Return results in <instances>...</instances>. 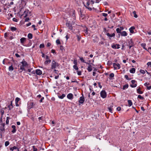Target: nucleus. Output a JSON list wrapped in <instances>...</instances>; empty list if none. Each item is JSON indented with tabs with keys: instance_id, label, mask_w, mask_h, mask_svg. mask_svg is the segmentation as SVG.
I'll return each instance as SVG.
<instances>
[{
	"instance_id": "49530a36",
	"label": "nucleus",
	"mask_w": 151,
	"mask_h": 151,
	"mask_svg": "<svg viewBox=\"0 0 151 151\" xmlns=\"http://www.w3.org/2000/svg\"><path fill=\"white\" fill-rule=\"evenodd\" d=\"M44 47H45V45L43 44H40V47H39L40 48H44Z\"/></svg>"
},
{
	"instance_id": "a18cd8bd",
	"label": "nucleus",
	"mask_w": 151,
	"mask_h": 151,
	"mask_svg": "<svg viewBox=\"0 0 151 151\" xmlns=\"http://www.w3.org/2000/svg\"><path fill=\"white\" fill-rule=\"evenodd\" d=\"M0 129L2 131L1 132H3V131H5V129L4 127H0Z\"/></svg>"
},
{
	"instance_id": "603ef678",
	"label": "nucleus",
	"mask_w": 151,
	"mask_h": 151,
	"mask_svg": "<svg viewBox=\"0 0 151 151\" xmlns=\"http://www.w3.org/2000/svg\"><path fill=\"white\" fill-rule=\"evenodd\" d=\"M109 76L111 78L114 77V74L113 73H111L109 75Z\"/></svg>"
},
{
	"instance_id": "e2e57ef3",
	"label": "nucleus",
	"mask_w": 151,
	"mask_h": 151,
	"mask_svg": "<svg viewBox=\"0 0 151 151\" xmlns=\"http://www.w3.org/2000/svg\"><path fill=\"white\" fill-rule=\"evenodd\" d=\"M29 20V17H27L25 19V22H26Z\"/></svg>"
},
{
	"instance_id": "cd10ccee",
	"label": "nucleus",
	"mask_w": 151,
	"mask_h": 151,
	"mask_svg": "<svg viewBox=\"0 0 151 151\" xmlns=\"http://www.w3.org/2000/svg\"><path fill=\"white\" fill-rule=\"evenodd\" d=\"M129 87V85L128 84H125V85H124L123 87V89L125 90L126 88H127Z\"/></svg>"
},
{
	"instance_id": "6ab92c4d",
	"label": "nucleus",
	"mask_w": 151,
	"mask_h": 151,
	"mask_svg": "<svg viewBox=\"0 0 151 151\" xmlns=\"http://www.w3.org/2000/svg\"><path fill=\"white\" fill-rule=\"evenodd\" d=\"M29 10H28L27 9L25 10L23 14L24 15V18H26L27 16V13L29 12Z\"/></svg>"
},
{
	"instance_id": "bb28decb",
	"label": "nucleus",
	"mask_w": 151,
	"mask_h": 151,
	"mask_svg": "<svg viewBox=\"0 0 151 151\" xmlns=\"http://www.w3.org/2000/svg\"><path fill=\"white\" fill-rule=\"evenodd\" d=\"M14 70V68L13 67L12 65H11L9 67V71H12Z\"/></svg>"
},
{
	"instance_id": "ddd939ff",
	"label": "nucleus",
	"mask_w": 151,
	"mask_h": 151,
	"mask_svg": "<svg viewBox=\"0 0 151 151\" xmlns=\"http://www.w3.org/2000/svg\"><path fill=\"white\" fill-rule=\"evenodd\" d=\"M36 73L37 75H40L42 74V71L40 69L36 70Z\"/></svg>"
},
{
	"instance_id": "5701e85b",
	"label": "nucleus",
	"mask_w": 151,
	"mask_h": 151,
	"mask_svg": "<svg viewBox=\"0 0 151 151\" xmlns=\"http://www.w3.org/2000/svg\"><path fill=\"white\" fill-rule=\"evenodd\" d=\"M128 106H130L132 104V103L131 100H128Z\"/></svg>"
},
{
	"instance_id": "4c0bfd02",
	"label": "nucleus",
	"mask_w": 151,
	"mask_h": 151,
	"mask_svg": "<svg viewBox=\"0 0 151 151\" xmlns=\"http://www.w3.org/2000/svg\"><path fill=\"white\" fill-rule=\"evenodd\" d=\"M9 144V142L8 141H6L5 142V145L6 147H7Z\"/></svg>"
},
{
	"instance_id": "bf43d9fd",
	"label": "nucleus",
	"mask_w": 151,
	"mask_h": 151,
	"mask_svg": "<svg viewBox=\"0 0 151 151\" xmlns=\"http://www.w3.org/2000/svg\"><path fill=\"white\" fill-rule=\"evenodd\" d=\"M147 65L148 66H150L151 68V62L147 63Z\"/></svg>"
},
{
	"instance_id": "393cba45",
	"label": "nucleus",
	"mask_w": 151,
	"mask_h": 151,
	"mask_svg": "<svg viewBox=\"0 0 151 151\" xmlns=\"http://www.w3.org/2000/svg\"><path fill=\"white\" fill-rule=\"evenodd\" d=\"M32 35L30 33H29L27 35L29 39H32Z\"/></svg>"
},
{
	"instance_id": "f8f14e48",
	"label": "nucleus",
	"mask_w": 151,
	"mask_h": 151,
	"mask_svg": "<svg viewBox=\"0 0 151 151\" xmlns=\"http://www.w3.org/2000/svg\"><path fill=\"white\" fill-rule=\"evenodd\" d=\"M108 37H114L115 36V34L114 33H113L112 34H110L109 33L106 32V34Z\"/></svg>"
},
{
	"instance_id": "09e8293b",
	"label": "nucleus",
	"mask_w": 151,
	"mask_h": 151,
	"mask_svg": "<svg viewBox=\"0 0 151 151\" xmlns=\"http://www.w3.org/2000/svg\"><path fill=\"white\" fill-rule=\"evenodd\" d=\"M20 99L18 97H17L15 99V102H18L20 100Z\"/></svg>"
},
{
	"instance_id": "2eb2a0df",
	"label": "nucleus",
	"mask_w": 151,
	"mask_h": 151,
	"mask_svg": "<svg viewBox=\"0 0 151 151\" xmlns=\"http://www.w3.org/2000/svg\"><path fill=\"white\" fill-rule=\"evenodd\" d=\"M120 34L122 36H126L127 35V33L125 31H123L122 32H121Z\"/></svg>"
},
{
	"instance_id": "0eeeda50",
	"label": "nucleus",
	"mask_w": 151,
	"mask_h": 151,
	"mask_svg": "<svg viewBox=\"0 0 151 151\" xmlns=\"http://www.w3.org/2000/svg\"><path fill=\"white\" fill-rule=\"evenodd\" d=\"M113 66L114 68V70L119 69L120 68V65L119 63H113Z\"/></svg>"
},
{
	"instance_id": "7ed1b4c3",
	"label": "nucleus",
	"mask_w": 151,
	"mask_h": 151,
	"mask_svg": "<svg viewBox=\"0 0 151 151\" xmlns=\"http://www.w3.org/2000/svg\"><path fill=\"white\" fill-rule=\"evenodd\" d=\"M66 25L70 29L72 30V32L74 33H79V31L78 30L77 32H75V29H73V27H72V24L70 23V22H67L66 23Z\"/></svg>"
},
{
	"instance_id": "7c9ffc66",
	"label": "nucleus",
	"mask_w": 151,
	"mask_h": 151,
	"mask_svg": "<svg viewBox=\"0 0 151 151\" xmlns=\"http://www.w3.org/2000/svg\"><path fill=\"white\" fill-rule=\"evenodd\" d=\"M79 57L80 58V60H81V61L83 63H86V62L83 59V58L82 57Z\"/></svg>"
},
{
	"instance_id": "e433bc0d",
	"label": "nucleus",
	"mask_w": 151,
	"mask_h": 151,
	"mask_svg": "<svg viewBox=\"0 0 151 151\" xmlns=\"http://www.w3.org/2000/svg\"><path fill=\"white\" fill-rule=\"evenodd\" d=\"M73 63L75 64L74 65H78V62L77 60L76 59H74L73 61Z\"/></svg>"
},
{
	"instance_id": "8fccbe9b",
	"label": "nucleus",
	"mask_w": 151,
	"mask_h": 151,
	"mask_svg": "<svg viewBox=\"0 0 151 151\" xmlns=\"http://www.w3.org/2000/svg\"><path fill=\"white\" fill-rule=\"evenodd\" d=\"M56 42L57 44H60V42L59 39L57 40Z\"/></svg>"
},
{
	"instance_id": "412c9836",
	"label": "nucleus",
	"mask_w": 151,
	"mask_h": 151,
	"mask_svg": "<svg viewBox=\"0 0 151 151\" xmlns=\"http://www.w3.org/2000/svg\"><path fill=\"white\" fill-rule=\"evenodd\" d=\"M146 44L145 43H143L141 44V46L145 50H147V48L145 47Z\"/></svg>"
},
{
	"instance_id": "864d4df0",
	"label": "nucleus",
	"mask_w": 151,
	"mask_h": 151,
	"mask_svg": "<svg viewBox=\"0 0 151 151\" xmlns=\"http://www.w3.org/2000/svg\"><path fill=\"white\" fill-rule=\"evenodd\" d=\"M150 85V83H148V82H146L144 84V85L145 86H146L147 87V86H148V85Z\"/></svg>"
},
{
	"instance_id": "6e6d98bb",
	"label": "nucleus",
	"mask_w": 151,
	"mask_h": 151,
	"mask_svg": "<svg viewBox=\"0 0 151 151\" xmlns=\"http://www.w3.org/2000/svg\"><path fill=\"white\" fill-rule=\"evenodd\" d=\"M12 20L13 21L16 22H18V20L17 19H16L15 18H13Z\"/></svg>"
},
{
	"instance_id": "f704fd0d",
	"label": "nucleus",
	"mask_w": 151,
	"mask_h": 151,
	"mask_svg": "<svg viewBox=\"0 0 151 151\" xmlns=\"http://www.w3.org/2000/svg\"><path fill=\"white\" fill-rule=\"evenodd\" d=\"M116 31L117 32V33H121V29H120L119 28H117L116 29Z\"/></svg>"
},
{
	"instance_id": "338daca9",
	"label": "nucleus",
	"mask_w": 151,
	"mask_h": 151,
	"mask_svg": "<svg viewBox=\"0 0 151 151\" xmlns=\"http://www.w3.org/2000/svg\"><path fill=\"white\" fill-rule=\"evenodd\" d=\"M116 110L118 111H120L121 110V108L120 107H118L116 108Z\"/></svg>"
},
{
	"instance_id": "79ce46f5",
	"label": "nucleus",
	"mask_w": 151,
	"mask_h": 151,
	"mask_svg": "<svg viewBox=\"0 0 151 151\" xmlns=\"http://www.w3.org/2000/svg\"><path fill=\"white\" fill-rule=\"evenodd\" d=\"M86 29H84V32H85L87 34H88V28L86 27Z\"/></svg>"
},
{
	"instance_id": "f257e3e1",
	"label": "nucleus",
	"mask_w": 151,
	"mask_h": 151,
	"mask_svg": "<svg viewBox=\"0 0 151 151\" xmlns=\"http://www.w3.org/2000/svg\"><path fill=\"white\" fill-rule=\"evenodd\" d=\"M86 4H85L84 2H83V4L84 5V6L87 9H88L89 11H91L92 9L89 7V6L93 7V4H94L95 2L93 1H86Z\"/></svg>"
},
{
	"instance_id": "3c124183",
	"label": "nucleus",
	"mask_w": 151,
	"mask_h": 151,
	"mask_svg": "<svg viewBox=\"0 0 151 151\" xmlns=\"http://www.w3.org/2000/svg\"><path fill=\"white\" fill-rule=\"evenodd\" d=\"M77 74L78 76H81V71H77Z\"/></svg>"
},
{
	"instance_id": "13d9d810",
	"label": "nucleus",
	"mask_w": 151,
	"mask_h": 151,
	"mask_svg": "<svg viewBox=\"0 0 151 151\" xmlns=\"http://www.w3.org/2000/svg\"><path fill=\"white\" fill-rule=\"evenodd\" d=\"M102 14L103 16L104 17H106L108 15L107 14L105 13H103Z\"/></svg>"
},
{
	"instance_id": "de8ad7c7",
	"label": "nucleus",
	"mask_w": 151,
	"mask_h": 151,
	"mask_svg": "<svg viewBox=\"0 0 151 151\" xmlns=\"http://www.w3.org/2000/svg\"><path fill=\"white\" fill-rule=\"evenodd\" d=\"M38 119L39 120H41L42 121L44 120V118L43 116H42L38 118Z\"/></svg>"
},
{
	"instance_id": "a878e982",
	"label": "nucleus",
	"mask_w": 151,
	"mask_h": 151,
	"mask_svg": "<svg viewBox=\"0 0 151 151\" xmlns=\"http://www.w3.org/2000/svg\"><path fill=\"white\" fill-rule=\"evenodd\" d=\"M10 29L13 32L14 31L17 30V28L15 27H11Z\"/></svg>"
},
{
	"instance_id": "9d476101",
	"label": "nucleus",
	"mask_w": 151,
	"mask_h": 151,
	"mask_svg": "<svg viewBox=\"0 0 151 151\" xmlns=\"http://www.w3.org/2000/svg\"><path fill=\"white\" fill-rule=\"evenodd\" d=\"M67 97L69 99L72 100L73 98V95L71 93H69L67 95Z\"/></svg>"
},
{
	"instance_id": "a211bd4d",
	"label": "nucleus",
	"mask_w": 151,
	"mask_h": 151,
	"mask_svg": "<svg viewBox=\"0 0 151 151\" xmlns=\"http://www.w3.org/2000/svg\"><path fill=\"white\" fill-rule=\"evenodd\" d=\"M12 127L13 129L12 130V132L13 133H14L16 131L15 126V125H13L12 126Z\"/></svg>"
},
{
	"instance_id": "c85d7f7f",
	"label": "nucleus",
	"mask_w": 151,
	"mask_h": 151,
	"mask_svg": "<svg viewBox=\"0 0 151 151\" xmlns=\"http://www.w3.org/2000/svg\"><path fill=\"white\" fill-rule=\"evenodd\" d=\"M51 60L50 59L46 60L44 62L45 64H46L47 63H51Z\"/></svg>"
},
{
	"instance_id": "1a4fd4ad",
	"label": "nucleus",
	"mask_w": 151,
	"mask_h": 151,
	"mask_svg": "<svg viewBox=\"0 0 151 151\" xmlns=\"http://www.w3.org/2000/svg\"><path fill=\"white\" fill-rule=\"evenodd\" d=\"M56 62L54 60H53L51 63V69H55L56 67Z\"/></svg>"
},
{
	"instance_id": "4468645a",
	"label": "nucleus",
	"mask_w": 151,
	"mask_h": 151,
	"mask_svg": "<svg viewBox=\"0 0 151 151\" xmlns=\"http://www.w3.org/2000/svg\"><path fill=\"white\" fill-rule=\"evenodd\" d=\"M137 91L139 94H141L143 93V91H141V88L140 87H139L137 89Z\"/></svg>"
},
{
	"instance_id": "473e14b6",
	"label": "nucleus",
	"mask_w": 151,
	"mask_h": 151,
	"mask_svg": "<svg viewBox=\"0 0 151 151\" xmlns=\"http://www.w3.org/2000/svg\"><path fill=\"white\" fill-rule=\"evenodd\" d=\"M137 98L141 100L144 99V98L141 96L140 95H138L137 96Z\"/></svg>"
},
{
	"instance_id": "72a5a7b5",
	"label": "nucleus",
	"mask_w": 151,
	"mask_h": 151,
	"mask_svg": "<svg viewBox=\"0 0 151 151\" xmlns=\"http://www.w3.org/2000/svg\"><path fill=\"white\" fill-rule=\"evenodd\" d=\"M133 14H134V17L135 18L137 17V15L136 14V12L135 11L133 12Z\"/></svg>"
},
{
	"instance_id": "2f4dec72",
	"label": "nucleus",
	"mask_w": 151,
	"mask_h": 151,
	"mask_svg": "<svg viewBox=\"0 0 151 151\" xmlns=\"http://www.w3.org/2000/svg\"><path fill=\"white\" fill-rule=\"evenodd\" d=\"M17 148L16 146H14L13 147H11L10 148V150L11 151H13L14 150L17 149Z\"/></svg>"
},
{
	"instance_id": "b1692460",
	"label": "nucleus",
	"mask_w": 151,
	"mask_h": 151,
	"mask_svg": "<svg viewBox=\"0 0 151 151\" xmlns=\"http://www.w3.org/2000/svg\"><path fill=\"white\" fill-rule=\"evenodd\" d=\"M65 96V95L64 94H63L61 96H58V97L60 99H63Z\"/></svg>"
},
{
	"instance_id": "423d86ee",
	"label": "nucleus",
	"mask_w": 151,
	"mask_h": 151,
	"mask_svg": "<svg viewBox=\"0 0 151 151\" xmlns=\"http://www.w3.org/2000/svg\"><path fill=\"white\" fill-rule=\"evenodd\" d=\"M85 101V98L83 96V94H82V96L80 97L79 99L78 100L79 103V105L81 104H83Z\"/></svg>"
},
{
	"instance_id": "39448f33",
	"label": "nucleus",
	"mask_w": 151,
	"mask_h": 151,
	"mask_svg": "<svg viewBox=\"0 0 151 151\" xmlns=\"http://www.w3.org/2000/svg\"><path fill=\"white\" fill-rule=\"evenodd\" d=\"M100 95L102 98L104 99L105 98L106 96L107 95L105 91H102L100 92Z\"/></svg>"
},
{
	"instance_id": "f3484780",
	"label": "nucleus",
	"mask_w": 151,
	"mask_h": 151,
	"mask_svg": "<svg viewBox=\"0 0 151 151\" xmlns=\"http://www.w3.org/2000/svg\"><path fill=\"white\" fill-rule=\"evenodd\" d=\"M135 27L134 26L132 27L129 29V30L131 33H134V29H135Z\"/></svg>"
},
{
	"instance_id": "4be33fe9",
	"label": "nucleus",
	"mask_w": 151,
	"mask_h": 151,
	"mask_svg": "<svg viewBox=\"0 0 151 151\" xmlns=\"http://www.w3.org/2000/svg\"><path fill=\"white\" fill-rule=\"evenodd\" d=\"M129 71L130 73H134L135 72V69L134 68H132Z\"/></svg>"
},
{
	"instance_id": "f03ea898",
	"label": "nucleus",
	"mask_w": 151,
	"mask_h": 151,
	"mask_svg": "<svg viewBox=\"0 0 151 151\" xmlns=\"http://www.w3.org/2000/svg\"><path fill=\"white\" fill-rule=\"evenodd\" d=\"M20 63L22 64V65L20 66V69L22 70L25 71L26 70L24 68V67H27L28 65L27 62L25 61L24 59H23L22 61Z\"/></svg>"
},
{
	"instance_id": "774afa93",
	"label": "nucleus",
	"mask_w": 151,
	"mask_h": 151,
	"mask_svg": "<svg viewBox=\"0 0 151 151\" xmlns=\"http://www.w3.org/2000/svg\"><path fill=\"white\" fill-rule=\"evenodd\" d=\"M0 112H1V115H3L4 113V111L3 110L1 109V110H0Z\"/></svg>"
},
{
	"instance_id": "0e129e2a",
	"label": "nucleus",
	"mask_w": 151,
	"mask_h": 151,
	"mask_svg": "<svg viewBox=\"0 0 151 151\" xmlns=\"http://www.w3.org/2000/svg\"><path fill=\"white\" fill-rule=\"evenodd\" d=\"M112 64L111 62V61H108V62L107 64L109 65H110Z\"/></svg>"
},
{
	"instance_id": "4d7b16f0",
	"label": "nucleus",
	"mask_w": 151,
	"mask_h": 151,
	"mask_svg": "<svg viewBox=\"0 0 151 151\" xmlns=\"http://www.w3.org/2000/svg\"><path fill=\"white\" fill-rule=\"evenodd\" d=\"M98 84L99 85V87L100 88H101L102 87V86L101 85V83L100 82H99L98 83Z\"/></svg>"
},
{
	"instance_id": "6e6552de",
	"label": "nucleus",
	"mask_w": 151,
	"mask_h": 151,
	"mask_svg": "<svg viewBox=\"0 0 151 151\" xmlns=\"http://www.w3.org/2000/svg\"><path fill=\"white\" fill-rule=\"evenodd\" d=\"M28 105L29 108L31 109L33 108L35 106V104L33 102H29L28 103Z\"/></svg>"
},
{
	"instance_id": "37998d69",
	"label": "nucleus",
	"mask_w": 151,
	"mask_h": 151,
	"mask_svg": "<svg viewBox=\"0 0 151 151\" xmlns=\"http://www.w3.org/2000/svg\"><path fill=\"white\" fill-rule=\"evenodd\" d=\"M140 72L143 74H144L145 73V71L141 69L140 70Z\"/></svg>"
},
{
	"instance_id": "aec40b11",
	"label": "nucleus",
	"mask_w": 151,
	"mask_h": 151,
	"mask_svg": "<svg viewBox=\"0 0 151 151\" xmlns=\"http://www.w3.org/2000/svg\"><path fill=\"white\" fill-rule=\"evenodd\" d=\"M87 70L89 72H91L92 71V66L91 65H89L88 67Z\"/></svg>"
},
{
	"instance_id": "c03bdc74",
	"label": "nucleus",
	"mask_w": 151,
	"mask_h": 151,
	"mask_svg": "<svg viewBox=\"0 0 151 151\" xmlns=\"http://www.w3.org/2000/svg\"><path fill=\"white\" fill-rule=\"evenodd\" d=\"M81 18H82V19H83L85 18V16L84 14H81Z\"/></svg>"
},
{
	"instance_id": "052dcab7",
	"label": "nucleus",
	"mask_w": 151,
	"mask_h": 151,
	"mask_svg": "<svg viewBox=\"0 0 151 151\" xmlns=\"http://www.w3.org/2000/svg\"><path fill=\"white\" fill-rule=\"evenodd\" d=\"M51 52L53 53L56 54V52H55V50H54L52 49L51 50Z\"/></svg>"
},
{
	"instance_id": "20e7f679",
	"label": "nucleus",
	"mask_w": 151,
	"mask_h": 151,
	"mask_svg": "<svg viewBox=\"0 0 151 151\" xmlns=\"http://www.w3.org/2000/svg\"><path fill=\"white\" fill-rule=\"evenodd\" d=\"M131 83L132 84H131L130 86L132 88H134L137 86V82L135 80H132L131 81Z\"/></svg>"
},
{
	"instance_id": "69168bd1",
	"label": "nucleus",
	"mask_w": 151,
	"mask_h": 151,
	"mask_svg": "<svg viewBox=\"0 0 151 151\" xmlns=\"http://www.w3.org/2000/svg\"><path fill=\"white\" fill-rule=\"evenodd\" d=\"M60 49L61 50H62V51L64 49V47H63L61 45L60 46Z\"/></svg>"
},
{
	"instance_id": "dca6fc26",
	"label": "nucleus",
	"mask_w": 151,
	"mask_h": 151,
	"mask_svg": "<svg viewBox=\"0 0 151 151\" xmlns=\"http://www.w3.org/2000/svg\"><path fill=\"white\" fill-rule=\"evenodd\" d=\"M26 40V38L25 37H22L20 39V41L21 43L23 44Z\"/></svg>"
},
{
	"instance_id": "9b49d317",
	"label": "nucleus",
	"mask_w": 151,
	"mask_h": 151,
	"mask_svg": "<svg viewBox=\"0 0 151 151\" xmlns=\"http://www.w3.org/2000/svg\"><path fill=\"white\" fill-rule=\"evenodd\" d=\"M128 43L129 44L128 45H131L132 46H134V42L133 41L132 39L128 40Z\"/></svg>"
},
{
	"instance_id": "680f3d73",
	"label": "nucleus",
	"mask_w": 151,
	"mask_h": 151,
	"mask_svg": "<svg viewBox=\"0 0 151 151\" xmlns=\"http://www.w3.org/2000/svg\"><path fill=\"white\" fill-rule=\"evenodd\" d=\"M8 107L9 108V110H11L12 109L13 107V106H11L10 105H9L8 106Z\"/></svg>"
},
{
	"instance_id": "a19ab883",
	"label": "nucleus",
	"mask_w": 151,
	"mask_h": 151,
	"mask_svg": "<svg viewBox=\"0 0 151 151\" xmlns=\"http://www.w3.org/2000/svg\"><path fill=\"white\" fill-rule=\"evenodd\" d=\"M111 47L114 49H116V44H113L111 45Z\"/></svg>"
},
{
	"instance_id": "c9c22d12",
	"label": "nucleus",
	"mask_w": 151,
	"mask_h": 151,
	"mask_svg": "<svg viewBox=\"0 0 151 151\" xmlns=\"http://www.w3.org/2000/svg\"><path fill=\"white\" fill-rule=\"evenodd\" d=\"M113 106H110V107H108V109L109 110V111L111 113H112V107Z\"/></svg>"
},
{
	"instance_id": "ea45409f",
	"label": "nucleus",
	"mask_w": 151,
	"mask_h": 151,
	"mask_svg": "<svg viewBox=\"0 0 151 151\" xmlns=\"http://www.w3.org/2000/svg\"><path fill=\"white\" fill-rule=\"evenodd\" d=\"M124 77L126 79H127V80H130L131 79V78H129L128 76L127 75H125L124 76Z\"/></svg>"
},
{
	"instance_id": "58836bf2",
	"label": "nucleus",
	"mask_w": 151,
	"mask_h": 151,
	"mask_svg": "<svg viewBox=\"0 0 151 151\" xmlns=\"http://www.w3.org/2000/svg\"><path fill=\"white\" fill-rule=\"evenodd\" d=\"M73 68H74V69L76 70H77V71L78 69V68L77 67V65H74L73 66Z\"/></svg>"
},
{
	"instance_id": "5fc2aeb1",
	"label": "nucleus",
	"mask_w": 151,
	"mask_h": 151,
	"mask_svg": "<svg viewBox=\"0 0 151 151\" xmlns=\"http://www.w3.org/2000/svg\"><path fill=\"white\" fill-rule=\"evenodd\" d=\"M33 148V151H37V149L36 148H35V147L34 146H32Z\"/></svg>"
},
{
	"instance_id": "c756f323",
	"label": "nucleus",
	"mask_w": 151,
	"mask_h": 151,
	"mask_svg": "<svg viewBox=\"0 0 151 151\" xmlns=\"http://www.w3.org/2000/svg\"><path fill=\"white\" fill-rule=\"evenodd\" d=\"M76 36L77 38V40L78 41H79L81 39V37L80 35H77Z\"/></svg>"
}]
</instances>
